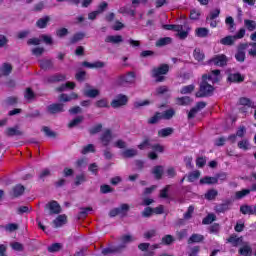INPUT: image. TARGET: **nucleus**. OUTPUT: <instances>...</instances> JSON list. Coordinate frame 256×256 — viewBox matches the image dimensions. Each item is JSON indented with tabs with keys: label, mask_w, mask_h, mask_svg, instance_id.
<instances>
[{
	"label": "nucleus",
	"mask_w": 256,
	"mask_h": 256,
	"mask_svg": "<svg viewBox=\"0 0 256 256\" xmlns=\"http://www.w3.org/2000/svg\"><path fill=\"white\" fill-rule=\"evenodd\" d=\"M51 22V16H44L36 21L38 29H47V25Z\"/></svg>",
	"instance_id": "23"
},
{
	"label": "nucleus",
	"mask_w": 256,
	"mask_h": 256,
	"mask_svg": "<svg viewBox=\"0 0 256 256\" xmlns=\"http://www.w3.org/2000/svg\"><path fill=\"white\" fill-rule=\"evenodd\" d=\"M23 193H25V186L17 184L12 188V191L10 192V197H12V199H17V197H21Z\"/></svg>",
	"instance_id": "12"
},
{
	"label": "nucleus",
	"mask_w": 256,
	"mask_h": 256,
	"mask_svg": "<svg viewBox=\"0 0 256 256\" xmlns=\"http://www.w3.org/2000/svg\"><path fill=\"white\" fill-rule=\"evenodd\" d=\"M85 119V117H83V115L81 116H77L76 118L72 119L69 123H68V128L69 129H73V127H77V125H80V123H83V120Z\"/></svg>",
	"instance_id": "37"
},
{
	"label": "nucleus",
	"mask_w": 256,
	"mask_h": 256,
	"mask_svg": "<svg viewBox=\"0 0 256 256\" xmlns=\"http://www.w3.org/2000/svg\"><path fill=\"white\" fill-rule=\"evenodd\" d=\"M89 211H93V208L91 207L80 208V212L78 213V219L87 218V215H89Z\"/></svg>",
	"instance_id": "49"
},
{
	"label": "nucleus",
	"mask_w": 256,
	"mask_h": 256,
	"mask_svg": "<svg viewBox=\"0 0 256 256\" xmlns=\"http://www.w3.org/2000/svg\"><path fill=\"white\" fill-rule=\"evenodd\" d=\"M151 139L149 137H145L144 140L138 145V149L143 151L147 149V147H151Z\"/></svg>",
	"instance_id": "48"
},
{
	"label": "nucleus",
	"mask_w": 256,
	"mask_h": 256,
	"mask_svg": "<svg viewBox=\"0 0 256 256\" xmlns=\"http://www.w3.org/2000/svg\"><path fill=\"white\" fill-rule=\"evenodd\" d=\"M100 141L104 147H109V143L113 141V132L111 129L104 130V132L100 135Z\"/></svg>",
	"instance_id": "8"
},
{
	"label": "nucleus",
	"mask_w": 256,
	"mask_h": 256,
	"mask_svg": "<svg viewBox=\"0 0 256 256\" xmlns=\"http://www.w3.org/2000/svg\"><path fill=\"white\" fill-rule=\"evenodd\" d=\"M86 89L83 92L84 97H89L90 99H95V97H99V89L91 88V85L85 84Z\"/></svg>",
	"instance_id": "11"
},
{
	"label": "nucleus",
	"mask_w": 256,
	"mask_h": 256,
	"mask_svg": "<svg viewBox=\"0 0 256 256\" xmlns=\"http://www.w3.org/2000/svg\"><path fill=\"white\" fill-rule=\"evenodd\" d=\"M63 248V245L61 243H53L52 245L48 246L47 250L48 253H58V251H61Z\"/></svg>",
	"instance_id": "46"
},
{
	"label": "nucleus",
	"mask_w": 256,
	"mask_h": 256,
	"mask_svg": "<svg viewBox=\"0 0 256 256\" xmlns=\"http://www.w3.org/2000/svg\"><path fill=\"white\" fill-rule=\"evenodd\" d=\"M240 213H242V215H255L256 216V204L254 206H251V205L240 206Z\"/></svg>",
	"instance_id": "17"
},
{
	"label": "nucleus",
	"mask_w": 256,
	"mask_h": 256,
	"mask_svg": "<svg viewBox=\"0 0 256 256\" xmlns=\"http://www.w3.org/2000/svg\"><path fill=\"white\" fill-rule=\"evenodd\" d=\"M67 76L65 74H54L46 77V83H59L61 81H65Z\"/></svg>",
	"instance_id": "18"
},
{
	"label": "nucleus",
	"mask_w": 256,
	"mask_h": 256,
	"mask_svg": "<svg viewBox=\"0 0 256 256\" xmlns=\"http://www.w3.org/2000/svg\"><path fill=\"white\" fill-rule=\"evenodd\" d=\"M205 107H207V103L204 101H200L193 108V113H197V112L201 111V109H205Z\"/></svg>",
	"instance_id": "61"
},
{
	"label": "nucleus",
	"mask_w": 256,
	"mask_h": 256,
	"mask_svg": "<svg viewBox=\"0 0 256 256\" xmlns=\"http://www.w3.org/2000/svg\"><path fill=\"white\" fill-rule=\"evenodd\" d=\"M173 39L171 37L160 38L156 42V47H165V45H171Z\"/></svg>",
	"instance_id": "40"
},
{
	"label": "nucleus",
	"mask_w": 256,
	"mask_h": 256,
	"mask_svg": "<svg viewBox=\"0 0 256 256\" xmlns=\"http://www.w3.org/2000/svg\"><path fill=\"white\" fill-rule=\"evenodd\" d=\"M17 103H19V98H17L16 96H9L4 100V104L6 105V107H15Z\"/></svg>",
	"instance_id": "35"
},
{
	"label": "nucleus",
	"mask_w": 256,
	"mask_h": 256,
	"mask_svg": "<svg viewBox=\"0 0 256 256\" xmlns=\"http://www.w3.org/2000/svg\"><path fill=\"white\" fill-rule=\"evenodd\" d=\"M226 243H231L232 247H239L243 243V237H237L236 234H232L226 239Z\"/></svg>",
	"instance_id": "21"
},
{
	"label": "nucleus",
	"mask_w": 256,
	"mask_h": 256,
	"mask_svg": "<svg viewBox=\"0 0 256 256\" xmlns=\"http://www.w3.org/2000/svg\"><path fill=\"white\" fill-rule=\"evenodd\" d=\"M208 79H211L207 75H202V81L200 83L199 91L196 93V97H212L215 87L209 84L211 83Z\"/></svg>",
	"instance_id": "1"
},
{
	"label": "nucleus",
	"mask_w": 256,
	"mask_h": 256,
	"mask_svg": "<svg viewBox=\"0 0 256 256\" xmlns=\"http://www.w3.org/2000/svg\"><path fill=\"white\" fill-rule=\"evenodd\" d=\"M152 173L158 181L163 179V166L157 165L153 168Z\"/></svg>",
	"instance_id": "31"
},
{
	"label": "nucleus",
	"mask_w": 256,
	"mask_h": 256,
	"mask_svg": "<svg viewBox=\"0 0 256 256\" xmlns=\"http://www.w3.org/2000/svg\"><path fill=\"white\" fill-rule=\"evenodd\" d=\"M85 39L84 32H77L70 38V45H75V43H79V41H83Z\"/></svg>",
	"instance_id": "28"
},
{
	"label": "nucleus",
	"mask_w": 256,
	"mask_h": 256,
	"mask_svg": "<svg viewBox=\"0 0 256 256\" xmlns=\"http://www.w3.org/2000/svg\"><path fill=\"white\" fill-rule=\"evenodd\" d=\"M173 133H175V129L171 127L163 128L158 131V137H169L170 135H173Z\"/></svg>",
	"instance_id": "29"
},
{
	"label": "nucleus",
	"mask_w": 256,
	"mask_h": 256,
	"mask_svg": "<svg viewBox=\"0 0 256 256\" xmlns=\"http://www.w3.org/2000/svg\"><path fill=\"white\" fill-rule=\"evenodd\" d=\"M248 47H252L251 49L248 50V55L250 57L256 58V42H250L248 44Z\"/></svg>",
	"instance_id": "59"
},
{
	"label": "nucleus",
	"mask_w": 256,
	"mask_h": 256,
	"mask_svg": "<svg viewBox=\"0 0 256 256\" xmlns=\"http://www.w3.org/2000/svg\"><path fill=\"white\" fill-rule=\"evenodd\" d=\"M249 47V43H240L237 46L236 53H235V59L238 63H245V59H247V56L245 54V50Z\"/></svg>",
	"instance_id": "4"
},
{
	"label": "nucleus",
	"mask_w": 256,
	"mask_h": 256,
	"mask_svg": "<svg viewBox=\"0 0 256 256\" xmlns=\"http://www.w3.org/2000/svg\"><path fill=\"white\" fill-rule=\"evenodd\" d=\"M195 35L196 37H200L201 39H204L205 37L209 36V29L205 27L196 28Z\"/></svg>",
	"instance_id": "34"
},
{
	"label": "nucleus",
	"mask_w": 256,
	"mask_h": 256,
	"mask_svg": "<svg viewBox=\"0 0 256 256\" xmlns=\"http://www.w3.org/2000/svg\"><path fill=\"white\" fill-rule=\"evenodd\" d=\"M251 191H252L251 188L237 191L235 193V197H236V199H243L244 197H247V195H249V193H251Z\"/></svg>",
	"instance_id": "52"
},
{
	"label": "nucleus",
	"mask_w": 256,
	"mask_h": 256,
	"mask_svg": "<svg viewBox=\"0 0 256 256\" xmlns=\"http://www.w3.org/2000/svg\"><path fill=\"white\" fill-rule=\"evenodd\" d=\"M239 255L243 256H252L253 255V249L249 245H244L238 250Z\"/></svg>",
	"instance_id": "32"
},
{
	"label": "nucleus",
	"mask_w": 256,
	"mask_h": 256,
	"mask_svg": "<svg viewBox=\"0 0 256 256\" xmlns=\"http://www.w3.org/2000/svg\"><path fill=\"white\" fill-rule=\"evenodd\" d=\"M47 205L50 215H59V213H61V205H59V202L52 200Z\"/></svg>",
	"instance_id": "13"
},
{
	"label": "nucleus",
	"mask_w": 256,
	"mask_h": 256,
	"mask_svg": "<svg viewBox=\"0 0 256 256\" xmlns=\"http://www.w3.org/2000/svg\"><path fill=\"white\" fill-rule=\"evenodd\" d=\"M169 73V64H161L152 69V77L156 83H163L167 78L165 75Z\"/></svg>",
	"instance_id": "3"
},
{
	"label": "nucleus",
	"mask_w": 256,
	"mask_h": 256,
	"mask_svg": "<svg viewBox=\"0 0 256 256\" xmlns=\"http://www.w3.org/2000/svg\"><path fill=\"white\" fill-rule=\"evenodd\" d=\"M226 25H229V31L233 32L235 30V20L233 17L228 16L225 20Z\"/></svg>",
	"instance_id": "57"
},
{
	"label": "nucleus",
	"mask_w": 256,
	"mask_h": 256,
	"mask_svg": "<svg viewBox=\"0 0 256 256\" xmlns=\"http://www.w3.org/2000/svg\"><path fill=\"white\" fill-rule=\"evenodd\" d=\"M175 241V238H173L172 235L167 234L161 239V245H171Z\"/></svg>",
	"instance_id": "51"
},
{
	"label": "nucleus",
	"mask_w": 256,
	"mask_h": 256,
	"mask_svg": "<svg viewBox=\"0 0 256 256\" xmlns=\"http://www.w3.org/2000/svg\"><path fill=\"white\" fill-rule=\"evenodd\" d=\"M6 137H20L23 135V131L19 130V128L16 127H9L5 130Z\"/></svg>",
	"instance_id": "19"
},
{
	"label": "nucleus",
	"mask_w": 256,
	"mask_h": 256,
	"mask_svg": "<svg viewBox=\"0 0 256 256\" xmlns=\"http://www.w3.org/2000/svg\"><path fill=\"white\" fill-rule=\"evenodd\" d=\"M214 221H217V216L213 213H209L206 217L203 218V225H211Z\"/></svg>",
	"instance_id": "38"
},
{
	"label": "nucleus",
	"mask_w": 256,
	"mask_h": 256,
	"mask_svg": "<svg viewBox=\"0 0 256 256\" xmlns=\"http://www.w3.org/2000/svg\"><path fill=\"white\" fill-rule=\"evenodd\" d=\"M219 15H221V10L219 8H216L215 10L210 12L209 17L206 18V21H214V19H217V17H219Z\"/></svg>",
	"instance_id": "54"
},
{
	"label": "nucleus",
	"mask_w": 256,
	"mask_h": 256,
	"mask_svg": "<svg viewBox=\"0 0 256 256\" xmlns=\"http://www.w3.org/2000/svg\"><path fill=\"white\" fill-rule=\"evenodd\" d=\"M79 99V94L72 92L70 94L62 93L59 95V101L60 103H69L71 101H75Z\"/></svg>",
	"instance_id": "9"
},
{
	"label": "nucleus",
	"mask_w": 256,
	"mask_h": 256,
	"mask_svg": "<svg viewBox=\"0 0 256 256\" xmlns=\"http://www.w3.org/2000/svg\"><path fill=\"white\" fill-rule=\"evenodd\" d=\"M105 43H112L113 45H119V43H123V36H121V35H108L105 38Z\"/></svg>",
	"instance_id": "20"
},
{
	"label": "nucleus",
	"mask_w": 256,
	"mask_h": 256,
	"mask_svg": "<svg viewBox=\"0 0 256 256\" xmlns=\"http://www.w3.org/2000/svg\"><path fill=\"white\" fill-rule=\"evenodd\" d=\"M137 82V74L133 71H129L126 74H121L115 80L117 87H127L129 85H135Z\"/></svg>",
	"instance_id": "2"
},
{
	"label": "nucleus",
	"mask_w": 256,
	"mask_h": 256,
	"mask_svg": "<svg viewBox=\"0 0 256 256\" xmlns=\"http://www.w3.org/2000/svg\"><path fill=\"white\" fill-rule=\"evenodd\" d=\"M239 103H240V105H243L244 107H255V103L247 97H241L239 99Z\"/></svg>",
	"instance_id": "44"
},
{
	"label": "nucleus",
	"mask_w": 256,
	"mask_h": 256,
	"mask_svg": "<svg viewBox=\"0 0 256 256\" xmlns=\"http://www.w3.org/2000/svg\"><path fill=\"white\" fill-rule=\"evenodd\" d=\"M100 192L107 195V193H113V189L109 185L104 184L100 186Z\"/></svg>",
	"instance_id": "64"
},
{
	"label": "nucleus",
	"mask_w": 256,
	"mask_h": 256,
	"mask_svg": "<svg viewBox=\"0 0 256 256\" xmlns=\"http://www.w3.org/2000/svg\"><path fill=\"white\" fill-rule=\"evenodd\" d=\"M217 195H219V192L217 190L210 189L205 194V199H207L208 201H213V199H215Z\"/></svg>",
	"instance_id": "47"
},
{
	"label": "nucleus",
	"mask_w": 256,
	"mask_h": 256,
	"mask_svg": "<svg viewBox=\"0 0 256 256\" xmlns=\"http://www.w3.org/2000/svg\"><path fill=\"white\" fill-rule=\"evenodd\" d=\"M206 75L207 80L212 83L213 85H215V83H219V76L221 75V70L216 69V70H212L210 74H203Z\"/></svg>",
	"instance_id": "14"
},
{
	"label": "nucleus",
	"mask_w": 256,
	"mask_h": 256,
	"mask_svg": "<svg viewBox=\"0 0 256 256\" xmlns=\"http://www.w3.org/2000/svg\"><path fill=\"white\" fill-rule=\"evenodd\" d=\"M218 178L211 177V176H205L200 179V185H217Z\"/></svg>",
	"instance_id": "24"
},
{
	"label": "nucleus",
	"mask_w": 256,
	"mask_h": 256,
	"mask_svg": "<svg viewBox=\"0 0 256 256\" xmlns=\"http://www.w3.org/2000/svg\"><path fill=\"white\" fill-rule=\"evenodd\" d=\"M83 67H87L88 69H103L105 67V62L96 61L94 63H90L88 61L82 62Z\"/></svg>",
	"instance_id": "22"
},
{
	"label": "nucleus",
	"mask_w": 256,
	"mask_h": 256,
	"mask_svg": "<svg viewBox=\"0 0 256 256\" xmlns=\"http://www.w3.org/2000/svg\"><path fill=\"white\" fill-rule=\"evenodd\" d=\"M163 119L161 117V112H156L152 117L148 119V125H156V123H159Z\"/></svg>",
	"instance_id": "41"
},
{
	"label": "nucleus",
	"mask_w": 256,
	"mask_h": 256,
	"mask_svg": "<svg viewBox=\"0 0 256 256\" xmlns=\"http://www.w3.org/2000/svg\"><path fill=\"white\" fill-rule=\"evenodd\" d=\"M137 155V150L131 148V149H126L124 150L122 153H121V156L124 158V159H131L133 157H136Z\"/></svg>",
	"instance_id": "36"
},
{
	"label": "nucleus",
	"mask_w": 256,
	"mask_h": 256,
	"mask_svg": "<svg viewBox=\"0 0 256 256\" xmlns=\"http://www.w3.org/2000/svg\"><path fill=\"white\" fill-rule=\"evenodd\" d=\"M102 130H103V124L98 123L93 127L89 128L88 131L90 135H97V133H101Z\"/></svg>",
	"instance_id": "45"
},
{
	"label": "nucleus",
	"mask_w": 256,
	"mask_h": 256,
	"mask_svg": "<svg viewBox=\"0 0 256 256\" xmlns=\"http://www.w3.org/2000/svg\"><path fill=\"white\" fill-rule=\"evenodd\" d=\"M81 153L82 155H87V153H95V146L93 144H88L83 147Z\"/></svg>",
	"instance_id": "56"
},
{
	"label": "nucleus",
	"mask_w": 256,
	"mask_h": 256,
	"mask_svg": "<svg viewBox=\"0 0 256 256\" xmlns=\"http://www.w3.org/2000/svg\"><path fill=\"white\" fill-rule=\"evenodd\" d=\"M151 149L154 151V153H164L165 151V147L159 143L153 144Z\"/></svg>",
	"instance_id": "58"
},
{
	"label": "nucleus",
	"mask_w": 256,
	"mask_h": 256,
	"mask_svg": "<svg viewBox=\"0 0 256 256\" xmlns=\"http://www.w3.org/2000/svg\"><path fill=\"white\" fill-rule=\"evenodd\" d=\"M211 62L217 67H225L227 65V56L225 54L216 55L211 59Z\"/></svg>",
	"instance_id": "10"
},
{
	"label": "nucleus",
	"mask_w": 256,
	"mask_h": 256,
	"mask_svg": "<svg viewBox=\"0 0 256 256\" xmlns=\"http://www.w3.org/2000/svg\"><path fill=\"white\" fill-rule=\"evenodd\" d=\"M153 215V208L147 206L146 208H144V210L142 211V217L149 219V217H151Z\"/></svg>",
	"instance_id": "60"
},
{
	"label": "nucleus",
	"mask_w": 256,
	"mask_h": 256,
	"mask_svg": "<svg viewBox=\"0 0 256 256\" xmlns=\"http://www.w3.org/2000/svg\"><path fill=\"white\" fill-rule=\"evenodd\" d=\"M194 59L196 61H198L199 63H201V61H204V59H205V53H203V51H201V49L195 48L194 49Z\"/></svg>",
	"instance_id": "43"
},
{
	"label": "nucleus",
	"mask_w": 256,
	"mask_h": 256,
	"mask_svg": "<svg viewBox=\"0 0 256 256\" xmlns=\"http://www.w3.org/2000/svg\"><path fill=\"white\" fill-rule=\"evenodd\" d=\"M229 211V202L222 203L216 206V213H225Z\"/></svg>",
	"instance_id": "53"
},
{
	"label": "nucleus",
	"mask_w": 256,
	"mask_h": 256,
	"mask_svg": "<svg viewBox=\"0 0 256 256\" xmlns=\"http://www.w3.org/2000/svg\"><path fill=\"white\" fill-rule=\"evenodd\" d=\"M227 81L229 83H243L245 81V76L241 75V73H231L228 75Z\"/></svg>",
	"instance_id": "16"
},
{
	"label": "nucleus",
	"mask_w": 256,
	"mask_h": 256,
	"mask_svg": "<svg viewBox=\"0 0 256 256\" xmlns=\"http://www.w3.org/2000/svg\"><path fill=\"white\" fill-rule=\"evenodd\" d=\"M161 117L165 121H169V120L173 119V117H175V109L170 108L168 110H165L164 112L161 113Z\"/></svg>",
	"instance_id": "30"
},
{
	"label": "nucleus",
	"mask_w": 256,
	"mask_h": 256,
	"mask_svg": "<svg viewBox=\"0 0 256 256\" xmlns=\"http://www.w3.org/2000/svg\"><path fill=\"white\" fill-rule=\"evenodd\" d=\"M69 35V29L67 28H59L56 30V36L59 37V39H63V37H67Z\"/></svg>",
	"instance_id": "55"
},
{
	"label": "nucleus",
	"mask_w": 256,
	"mask_h": 256,
	"mask_svg": "<svg viewBox=\"0 0 256 256\" xmlns=\"http://www.w3.org/2000/svg\"><path fill=\"white\" fill-rule=\"evenodd\" d=\"M47 111L50 115H57V113L65 112V104L63 103H53L47 106Z\"/></svg>",
	"instance_id": "7"
},
{
	"label": "nucleus",
	"mask_w": 256,
	"mask_h": 256,
	"mask_svg": "<svg viewBox=\"0 0 256 256\" xmlns=\"http://www.w3.org/2000/svg\"><path fill=\"white\" fill-rule=\"evenodd\" d=\"M24 97L28 101H31L32 99H35V92H33V89L31 88H27Z\"/></svg>",
	"instance_id": "62"
},
{
	"label": "nucleus",
	"mask_w": 256,
	"mask_h": 256,
	"mask_svg": "<svg viewBox=\"0 0 256 256\" xmlns=\"http://www.w3.org/2000/svg\"><path fill=\"white\" fill-rule=\"evenodd\" d=\"M129 211V204H121L118 208H113L109 212V217H117V215H122L125 217Z\"/></svg>",
	"instance_id": "6"
},
{
	"label": "nucleus",
	"mask_w": 256,
	"mask_h": 256,
	"mask_svg": "<svg viewBox=\"0 0 256 256\" xmlns=\"http://www.w3.org/2000/svg\"><path fill=\"white\" fill-rule=\"evenodd\" d=\"M40 68L43 71H49V69H53V60L51 59H42L39 61Z\"/></svg>",
	"instance_id": "25"
},
{
	"label": "nucleus",
	"mask_w": 256,
	"mask_h": 256,
	"mask_svg": "<svg viewBox=\"0 0 256 256\" xmlns=\"http://www.w3.org/2000/svg\"><path fill=\"white\" fill-rule=\"evenodd\" d=\"M85 181H87V177H85V174L76 175L74 185L76 187H79V185H83Z\"/></svg>",
	"instance_id": "50"
},
{
	"label": "nucleus",
	"mask_w": 256,
	"mask_h": 256,
	"mask_svg": "<svg viewBox=\"0 0 256 256\" xmlns=\"http://www.w3.org/2000/svg\"><path fill=\"white\" fill-rule=\"evenodd\" d=\"M235 41L234 36L228 35L220 39V44L225 45L226 47H232V45H235Z\"/></svg>",
	"instance_id": "26"
},
{
	"label": "nucleus",
	"mask_w": 256,
	"mask_h": 256,
	"mask_svg": "<svg viewBox=\"0 0 256 256\" xmlns=\"http://www.w3.org/2000/svg\"><path fill=\"white\" fill-rule=\"evenodd\" d=\"M129 103V98L125 94H118L116 99L112 100L111 107L113 109H119V107H123Z\"/></svg>",
	"instance_id": "5"
},
{
	"label": "nucleus",
	"mask_w": 256,
	"mask_h": 256,
	"mask_svg": "<svg viewBox=\"0 0 256 256\" xmlns=\"http://www.w3.org/2000/svg\"><path fill=\"white\" fill-rule=\"evenodd\" d=\"M95 107L98 109H109V101H107V98H102L95 102Z\"/></svg>",
	"instance_id": "39"
},
{
	"label": "nucleus",
	"mask_w": 256,
	"mask_h": 256,
	"mask_svg": "<svg viewBox=\"0 0 256 256\" xmlns=\"http://www.w3.org/2000/svg\"><path fill=\"white\" fill-rule=\"evenodd\" d=\"M67 223V215L62 214L58 215L56 219L53 220L55 227H63Z\"/></svg>",
	"instance_id": "27"
},
{
	"label": "nucleus",
	"mask_w": 256,
	"mask_h": 256,
	"mask_svg": "<svg viewBox=\"0 0 256 256\" xmlns=\"http://www.w3.org/2000/svg\"><path fill=\"white\" fill-rule=\"evenodd\" d=\"M176 105H180L184 107L187 105H191V97L183 96V97L176 98Z\"/></svg>",
	"instance_id": "33"
},
{
	"label": "nucleus",
	"mask_w": 256,
	"mask_h": 256,
	"mask_svg": "<svg viewBox=\"0 0 256 256\" xmlns=\"http://www.w3.org/2000/svg\"><path fill=\"white\" fill-rule=\"evenodd\" d=\"M85 77H87V72L85 71H79L75 75L76 81L83 82L85 80Z\"/></svg>",
	"instance_id": "63"
},
{
	"label": "nucleus",
	"mask_w": 256,
	"mask_h": 256,
	"mask_svg": "<svg viewBox=\"0 0 256 256\" xmlns=\"http://www.w3.org/2000/svg\"><path fill=\"white\" fill-rule=\"evenodd\" d=\"M244 25L247 29V31H256V22L255 20H249V19H245L244 20Z\"/></svg>",
	"instance_id": "42"
},
{
	"label": "nucleus",
	"mask_w": 256,
	"mask_h": 256,
	"mask_svg": "<svg viewBox=\"0 0 256 256\" xmlns=\"http://www.w3.org/2000/svg\"><path fill=\"white\" fill-rule=\"evenodd\" d=\"M126 247V245H118L113 246L111 248H104L102 250V255H111V253H121V251H123V249H125Z\"/></svg>",
	"instance_id": "15"
}]
</instances>
